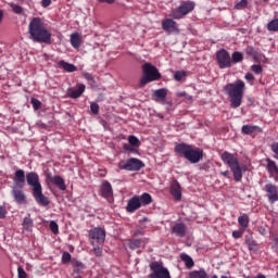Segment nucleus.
Here are the masks:
<instances>
[{
    "label": "nucleus",
    "instance_id": "nucleus-31",
    "mask_svg": "<svg viewBox=\"0 0 278 278\" xmlns=\"http://www.w3.org/2000/svg\"><path fill=\"white\" fill-rule=\"evenodd\" d=\"M230 60H231V64H240V62H242V60H244V55L240 51H235L231 54Z\"/></svg>",
    "mask_w": 278,
    "mask_h": 278
},
{
    "label": "nucleus",
    "instance_id": "nucleus-45",
    "mask_svg": "<svg viewBox=\"0 0 278 278\" xmlns=\"http://www.w3.org/2000/svg\"><path fill=\"white\" fill-rule=\"evenodd\" d=\"M30 103H31L34 110H40V105H42L40 100H38L36 98H31Z\"/></svg>",
    "mask_w": 278,
    "mask_h": 278
},
{
    "label": "nucleus",
    "instance_id": "nucleus-20",
    "mask_svg": "<svg viewBox=\"0 0 278 278\" xmlns=\"http://www.w3.org/2000/svg\"><path fill=\"white\" fill-rule=\"evenodd\" d=\"M266 163H267V166H266L267 172L269 173V175L271 177H275L277 179V177H278L277 163L275 161H273L271 159H266Z\"/></svg>",
    "mask_w": 278,
    "mask_h": 278
},
{
    "label": "nucleus",
    "instance_id": "nucleus-49",
    "mask_svg": "<svg viewBox=\"0 0 278 278\" xmlns=\"http://www.w3.org/2000/svg\"><path fill=\"white\" fill-rule=\"evenodd\" d=\"M17 277L18 278H27V273L23 267H17Z\"/></svg>",
    "mask_w": 278,
    "mask_h": 278
},
{
    "label": "nucleus",
    "instance_id": "nucleus-46",
    "mask_svg": "<svg viewBox=\"0 0 278 278\" xmlns=\"http://www.w3.org/2000/svg\"><path fill=\"white\" fill-rule=\"evenodd\" d=\"M247 230L244 229H240V230H235L232 231V238H235L236 240H238V238H242V236L244 235Z\"/></svg>",
    "mask_w": 278,
    "mask_h": 278
},
{
    "label": "nucleus",
    "instance_id": "nucleus-41",
    "mask_svg": "<svg viewBox=\"0 0 278 278\" xmlns=\"http://www.w3.org/2000/svg\"><path fill=\"white\" fill-rule=\"evenodd\" d=\"M270 150L273 151L274 153V160H277L278 161V142L275 141L270 144Z\"/></svg>",
    "mask_w": 278,
    "mask_h": 278
},
{
    "label": "nucleus",
    "instance_id": "nucleus-61",
    "mask_svg": "<svg viewBox=\"0 0 278 278\" xmlns=\"http://www.w3.org/2000/svg\"><path fill=\"white\" fill-rule=\"evenodd\" d=\"M147 220H149V218L143 217L142 219H140V223H147Z\"/></svg>",
    "mask_w": 278,
    "mask_h": 278
},
{
    "label": "nucleus",
    "instance_id": "nucleus-5",
    "mask_svg": "<svg viewBox=\"0 0 278 278\" xmlns=\"http://www.w3.org/2000/svg\"><path fill=\"white\" fill-rule=\"evenodd\" d=\"M222 162H224L226 166H229L235 181H242V166H240V161L236 154L225 151L222 154Z\"/></svg>",
    "mask_w": 278,
    "mask_h": 278
},
{
    "label": "nucleus",
    "instance_id": "nucleus-25",
    "mask_svg": "<svg viewBox=\"0 0 278 278\" xmlns=\"http://www.w3.org/2000/svg\"><path fill=\"white\" fill-rule=\"evenodd\" d=\"M241 131L245 134V136H251V134H255V131L262 132V128L260 126L243 125Z\"/></svg>",
    "mask_w": 278,
    "mask_h": 278
},
{
    "label": "nucleus",
    "instance_id": "nucleus-14",
    "mask_svg": "<svg viewBox=\"0 0 278 278\" xmlns=\"http://www.w3.org/2000/svg\"><path fill=\"white\" fill-rule=\"evenodd\" d=\"M265 192L269 203H277L278 201V188L273 184L265 185Z\"/></svg>",
    "mask_w": 278,
    "mask_h": 278
},
{
    "label": "nucleus",
    "instance_id": "nucleus-30",
    "mask_svg": "<svg viewBox=\"0 0 278 278\" xmlns=\"http://www.w3.org/2000/svg\"><path fill=\"white\" fill-rule=\"evenodd\" d=\"M180 260L185 263L187 268H192V266H194V261L186 253L180 254Z\"/></svg>",
    "mask_w": 278,
    "mask_h": 278
},
{
    "label": "nucleus",
    "instance_id": "nucleus-38",
    "mask_svg": "<svg viewBox=\"0 0 278 278\" xmlns=\"http://www.w3.org/2000/svg\"><path fill=\"white\" fill-rule=\"evenodd\" d=\"M50 230L55 236H58L60 233V226L58 225V222H55V220L50 222Z\"/></svg>",
    "mask_w": 278,
    "mask_h": 278
},
{
    "label": "nucleus",
    "instance_id": "nucleus-8",
    "mask_svg": "<svg viewBox=\"0 0 278 278\" xmlns=\"http://www.w3.org/2000/svg\"><path fill=\"white\" fill-rule=\"evenodd\" d=\"M119 170H129L130 173H137L141 168H144V163L140 159L131 157L121 161L118 163Z\"/></svg>",
    "mask_w": 278,
    "mask_h": 278
},
{
    "label": "nucleus",
    "instance_id": "nucleus-43",
    "mask_svg": "<svg viewBox=\"0 0 278 278\" xmlns=\"http://www.w3.org/2000/svg\"><path fill=\"white\" fill-rule=\"evenodd\" d=\"M184 77H186V72L185 71H177L175 74H174V79L176 81H181V79H184Z\"/></svg>",
    "mask_w": 278,
    "mask_h": 278
},
{
    "label": "nucleus",
    "instance_id": "nucleus-23",
    "mask_svg": "<svg viewBox=\"0 0 278 278\" xmlns=\"http://www.w3.org/2000/svg\"><path fill=\"white\" fill-rule=\"evenodd\" d=\"M73 277L74 278H81V273H84V263L79 261H75L73 263Z\"/></svg>",
    "mask_w": 278,
    "mask_h": 278
},
{
    "label": "nucleus",
    "instance_id": "nucleus-37",
    "mask_svg": "<svg viewBox=\"0 0 278 278\" xmlns=\"http://www.w3.org/2000/svg\"><path fill=\"white\" fill-rule=\"evenodd\" d=\"M267 29L269 31H278V18L270 21L267 24Z\"/></svg>",
    "mask_w": 278,
    "mask_h": 278
},
{
    "label": "nucleus",
    "instance_id": "nucleus-36",
    "mask_svg": "<svg viewBox=\"0 0 278 278\" xmlns=\"http://www.w3.org/2000/svg\"><path fill=\"white\" fill-rule=\"evenodd\" d=\"M245 244L250 251H257V243H255V240L248 238L245 239Z\"/></svg>",
    "mask_w": 278,
    "mask_h": 278
},
{
    "label": "nucleus",
    "instance_id": "nucleus-18",
    "mask_svg": "<svg viewBox=\"0 0 278 278\" xmlns=\"http://www.w3.org/2000/svg\"><path fill=\"white\" fill-rule=\"evenodd\" d=\"M49 181H51V184H53L54 186H56V188H59V190H66V182L64 181V178H62V176L60 175H55L52 176L51 174L47 175Z\"/></svg>",
    "mask_w": 278,
    "mask_h": 278
},
{
    "label": "nucleus",
    "instance_id": "nucleus-26",
    "mask_svg": "<svg viewBox=\"0 0 278 278\" xmlns=\"http://www.w3.org/2000/svg\"><path fill=\"white\" fill-rule=\"evenodd\" d=\"M71 45L74 49H79V47H81V36L79 33H74L71 35Z\"/></svg>",
    "mask_w": 278,
    "mask_h": 278
},
{
    "label": "nucleus",
    "instance_id": "nucleus-50",
    "mask_svg": "<svg viewBox=\"0 0 278 278\" xmlns=\"http://www.w3.org/2000/svg\"><path fill=\"white\" fill-rule=\"evenodd\" d=\"M90 110L92 114H99V104L97 102H91Z\"/></svg>",
    "mask_w": 278,
    "mask_h": 278
},
{
    "label": "nucleus",
    "instance_id": "nucleus-4",
    "mask_svg": "<svg viewBox=\"0 0 278 278\" xmlns=\"http://www.w3.org/2000/svg\"><path fill=\"white\" fill-rule=\"evenodd\" d=\"M175 151L178 155H184L185 160H188L190 164H199L203 160V151L188 143L176 144Z\"/></svg>",
    "mask_w": 278,
    "mask_h": 278
},
{
    "label": "nucleus",
    "instance_id": "nucleus-53",
    "mask_svg": "<svg viewBox=\"0 0 278 278\" xmlns=\"http://www.w3.org/2000/svg\"><path fill=\"white\" fill-rule=\"evenodd\" d=\"M41 5L42 8H49V5H51V0H42Z\"/></svg>",
    "mask_w": 278,
    "mask_h": 278
},
{
    "label": "nucleus",
    "instance_id": "nucleus-51",
    "mask_svg": "<svg viewBox=\"0 0 278 278\" xmlns=\"http://www.w3.org/2000/svg\"><path fill=\"white\" fill-rule=\"evenodd\" d=\"M84 77H85L86 80L89 81V84H94V78L92 77V75H90V73L85 72Z\"/></svg>",
    "mask_w": 278,
    "mask_h": 278
},
{
    "label": "nucleus",
    "instance_id": "nucleus-64",
    "mask_svg": "<svg viewBox=\"0 0 278 278\" xmlns=\"http://www.w3.org/2000/svg\"><path fill=\"white\" fill-rule=\"evenodd\" d=\"M212 278H218V276L214 275Z\"/></svg>",
    "mask_w": 278,
    "mask_h": 278
},
{
    "label": "nucleus",
    "instance_id": "nucleus-11",
    "mask_svg": "<svg viewBox=\"0 0 278 278\" xmlns=\"http://www.w3.org/2000/svg\"><path fill=\"white\" fill-rule=\"evenodd\" d=\"M216 60L219 68H231V56L227 50H218L216 52Z\"/></svg>",
    "mask_w": 278,
    "mask_h": 278
},
{
    "label": "nucleus",
    "instance_id": "nucleus-27",
    "mask_svg": "<svg viewBox=\"0 0 278 278\" xmlns=\"http://www.w3.org/2000/svg\"><path fill=\"white\" fill-rule=\"evenodd\" d=\"M59 66H62L66 71V73H75V71H77V66L64 60L59 61Z\"/></svg>",
    "mask_w": 278,
    "mask_h": 278
},
{
    "label": "nucleus",
    "instance_id": "nucleus-60",
    "mask_svg": "<svg viewBox=\"0 0 278 278\" xmlns=\"http://www.w3.org/2000/svg\"><path fill=\"white\" fill-rule=\"evenodd\" d=\"M255 278H266V276L265 275H263V274H258V275H256V277Z\"/></svg>",
    "mask_w": 278,
    "mask_h": 278
},
{
    "label": "nucleus",
    "instance_id": "nucleus-44",
    "mask_svg": "<svg viewBox=\"0 0 278 278\" xmlns=\"http://www.w3.org/2000/svg\"><path fill=\"white\" fill-rule=\"evenodd\" d=\"M251 71H253V73L255 74V75H262V73H263V68H262V65H260V64H254V65H252L251 66Z\"/></svg>",
    "mask_w": 278,
    "mask_h": 278
},
{
    "label": "nucleus",
    "instance_id": "nucleus-21",
    "mask_svg": "<svg viewBox=\"0 0 278 278\" xmlns=\"http://www.w3.org/2000/svg\"><path fill=\"white\" fill-rule=\"evenodd\" d=\"M172 233H174L178 238H184V236H186V224L184 223L175 224L172 227Z\"/></svg>",
    "mask_w": 278,
    "mask_h": 278
},
{
    "label": "nucleus",
    "instance_id": "nucleus-12",
    "mask_svg": "<svg viewBox=\"0 0 278 278\" xmlns=\"http://www.w3.org/2000/svg\"><path fill=\"white\" fill-rule=\"evenodd\" d=\"M162 29L167 34H179V25L173 18H166L162 22Z\"/></svg>",
    "mask_w": 278,
    "mask_h": 278
},
{
    "label": "nucleus",
    "instance_id": "nucleus-59",
    "mask_svg": "<svg viewBox=\"0 0 278 278\" xmlns=\"http://www.w3.org/2000/svg\"><path fill=\"white\" fill-rule=\"evenodd\" d=\"M3 22V10H0V23Z\"/></svg>",
    "mask_w": 278,
    "mask_h": 278
},
{
    "label": "nucleus",
    "instance_id": "nucleus-13",
    "mask_svg": "<svg viewBox=\"0 0 278 278\" xmlns=\"http://www.w3.org/2000/svg\"><path fill=\"white\" fill-rule=\"evenodd\" d=\"M11 194L20 205H25L27 203V197L25 192H23V187H13L11 190Z\"/></svg>",
    "mask_w": 278,
    "mask_h": 278
},
{
    "label": "nucleus",
    "instance_id": "nucleus-33",
    "mask_svg": "<svg viewBox=\"0 0 278 278\" xmlns=\"http://www.w3.org/2000/svg\"><path fill=\"white\" fill-rule=\"evenodd\" d=\"M23 229H25V231H33V229H34V219L30 218V217H24Z\"/></svg>",
    "mask_w": 278,
    "mask_h": 278
},
{
    "label": "nucleus",
    "instance_id": "nucleus-9",
    "mask_svg": "<svg viewBox=\"0 0 278 278\" xmlns=\"http://www.w3.org/2000/svg\"><path fill=\"white\" fill-rule=\"evenodd\" d=\"M150 269L152 273L149 275V278H170V271L160 262H152Z\"/></svg>",
    "mask_w": 278,
    "mask_h": 278
},
{
    "label": "nucleus",
    "instance_id": "nucleus-35",
    "mask_svg": "<svg viewBox=\"0 0 278 278\" xmlns=\"http://www.w3.org/2000/svg\"><path fill=\"white\" fill-rule=\"evenodd\" d=\"M141 244H142V240L132 239L129 242V249H131L132 251H136V249H140Z\"/></svg>",
    "mask_w": 278,
    "mask_h": 278
},
{
    "label": "nucleus",
    "instance_id": "nucleus-7",
    "mask_svg": "<svg viewBox=\"0 0 278 278\" xmlns=\"http://www.w3.org/2000/svg\"><path fill=\"white\" fill-rule=\"evenodd\" d=\"M194 8H197L194 1H181L178 8L172 10L169 16L175 21H181V18H186Z\"/></svg>",
    "mask_w": 278,
    "mask_h": 278
},
{
    "label": "nucleus",
    "instance_id": "nucleus-39",
    "mask_svg": "<svg viewBox=\"0 0 278 278\" xmlns=\"http://www.w3.org/2000/svg\"><path fill=\"white\" fill-rule=\"evenodd\" d=\"M10 8H12L14 14H23V7L15 4L14 2L9 3Z\"/></svg>",
    "mask_w": 278,
    "mask_h": 278
},
{
    "label": "nucleus",
    "instance_id": "nucleus-17",
    "mask_svg": "<svg viewBox=\"0 0 278 278\" xmlns=\"http://www.w3.org/2000/svg\"><path fill=\"white\" fill-rule=\"evenodd\" d=\"M168 94V90L161 88V89H156L153 93H152V99L153 101H155L156 103H161V105H165L166 104V96Z\"/></svg>",
    "mask_w": 278,
    "mask_h": 278
},
{
    "label": "nucleus",
    "instance_id": "nucleus-2",
    "mask_svg": "<svg viewBox=\"0 0 278 278\" xmlns=\"http://www.w3.org/2000/svg\"><path fill=\"white\" fill-rule=\"evenodd\" d=\"M245 84L243 80L238 79L235 83L227 84L224 86V92L228 96L230 106L236 110L242 105V99L244 97Z\"/></svg>",
    "mask_w": 278,
    "mask_h": 278
},
{
    "label": "nucleus",
    "instance_id": "nucleus-19",
    "mask_svg": "<svg viewBox=\"0 0 278 278\" xmlns=\"http://www.w3.org/2000/svg\"><path fill=\"white\" fill-rule=\"evenodd\" d=\"M100 191L101 197H103V199H108L109 201L114 197V191L112 190V184H110V181L102 182Z\"/></svg>",
    "mask_w": 278,
    "mask_h": 278
},
{
    "label": "nucleus",
    "instance_id": "nucleus-58",
    "mask_svg": "<svg viewBox=\"0 0 278 278\" xmlns=\"http://www.w3.org/2000/svg\"><path fill=\"white\" fill-rule=\"evenodd\" d=\"M273 240H274L275 244H278V235H274Z\"/></svg>",
    "mask_w": 278,
    "mask_h": 278
},
{
    "label": "nucleus",
    "instance_id": "nucleus-3",
    "mask_svg": "<svg viewBox=\"0 0 278 278\" xmlns=\"http://www.w3.org/2000/svg\"><path fill=\"white\" fill-rule=\"evenodd\" d=\"M26 181L27 185L33 190V197L39 205H43V207H47L49 205V198L42 193V184H40V176H38V173L36 172H29L26 174Z\"/></svg>",
    "mask_w": 278,
    "mask_h": 278
},
{
    "label": "nucleus",
    "instance_id": "nucleus-22",
    "mask_svg": "<svg viewBox=\"0 0 278 278\" xmlns=\"http://www.w3.org/2000/svg\"><path fill=\"white\" fill-rule=\"evenodd\" d=\"M170 194L176 199V201H181V186L179 182L175 181L170 188Z\"/></svg>",
    "mask_w": 278,
    "mask_h": 278
},
{
    "label": "nucleus",
    "instance_id": "nucleus-15",
    "mask_svg": "<svg viewBox=\"0 0 278 278\" xmlns=\"http://www.w3.org/2000/svg\"><path fill=\"white\" fill-rule=\"evenodd\" d=\"M25 170L17 169L15 170L14 177H13V188H25Z\"/></svg>",
    "mask_w": 278,
    "mask_h": 278
},
{
    "label": "nucleus",
    "instance_id": "nucleus-34",
    "mask_svg": "<svg viewBox=\"0 0 278 278\" xmlns=\"http://www.w3.org/2000/svg\"><path fill=\"white\" fill-rule=\"evenodd\" d=\"M245 53L250 58H253V60H257V58H260V52H257V50L253 48V46H248L245 48Z\"/></svg>",
    "mask_w": 278,
    "mask_h": 278
},
{
    "label": "nucleus",
    "instance_id": "nucleus-40",
    "mask_svg": "<svg viewBox=\"0 0 278 278\" xmlns=\"http://www.w3.org/2000/svg\"><path fill=\"white\" fill-rule=\"evenodd\" d=\"M249 5V0H241L235 4V10H244Z\"/></svg>",
    "mask_w": 278,
    "mask_h": 278
},
{
    "label": "nucleus",
    "instance_id": "nucleus-55",
    "mask_svg": "<svg viewBox=\"0 0 278 278\" xmlns=\"http://www.w3.org/2000/svg\"><path fill=\"white\" fill-rule=\"evenodd\" d=\"M99 3H109L110 5H112V3H114L115 0H98Z\"/></svg>",
    "mask_w": 278,
    "mask_h": 278
},
{
    "label": "nucleus",
    "instance_id": "nucleus-42",
    "mask_svg": "<svg viewBox=\"0 0 278 278\" xmlns=\"http://www.w3.org/2000/svg\"><path fill=\"white\" fill-rule=\"evenodd\" d=\"M128 142H129V144H131L132 147H138V144H140V140H139L136 136H134V135H130V136L128 137Z\"/></svg>",
    "mask_w": 278,
    "mask_h": 278
},
{
    "label": "nucleus",
    "instance_id": "nucleus-28",
    "mask_svg": "<svg viewBox=\"0 0 278 278\" xmlns=\"http://www.w3.org/2000/svg\"><path fill=\"white\" fill-rule=\"evenodd\" d=\"M139 201L141 203V207L146 205H151L153 203V198H151V194L144 192L141 195H139Z\"/></svg>",
    "mask_w": 278,
    "mask_h": 278
},
{
    "label": "nucleus",
    "instance_id": "nucleus-1",
    "mask_svg": "<svg viewBox=\"0 0 278 278\" xmlns=\"http://www.w3.org/2000/svg\"><path fill=\"white\" fill-rule=\"evenodd\" d=\"M28 34L33 42H43V45H51V31L47 29L45 21L40 17H34L29 22Z\"/></svg>",
    "mask_w": 278,
    "mask_h": 278
},
{
    "label": "nucleus",
    "instance_id": "nucleus-6",
    "mask_svg": "<svg viewBox=\"0 0 278 278\" xmlns=\"http://www.w3.org/2000/svg\"><path fill=\"white\" fill-rule=\"evenodd\" d=\"M142 73L143 76L140 79V87L144 88L147 84H151V81H157V79L162 78V74H160V71H157V67H155L151 63H146L142 65Z\"/></svg>",
    "mask_w": 278,
    "mask_h": 278
},
{
    "label": "nucleus",
    "instance_id": "nucleus-62",
    "mask_svg": "<svg viewBox=\"0 0 278 278\" xmlns=\"http://www.w3.org/2000/svg\"><path fill=\"white\" fill-rule=\"evenodd\" d=\"M242 170L247 172V165L241 167V174H242Z\"/></svg>",
    "mask_w": 278,
    "mask_h": 278
},
{
    "label": "nucleus",
    "instance_id": "nucleus-10",
    "mask_svg": "<svg viewBox=\"0 0 278 278\" xmlns=\"http://www.w3.org/2000/svg\"><path fill=\"white\" fill-rule=\"evenodd\" d=\"M89 240L93 247H96V244H103V242H105V229L101 227L91 229L89 231Z\"/></svg>",
    "mask_w": 278,
    "mask_h": 278
},
{
    "label": "nucleus",
    "instance_id": "nucleus-63",
    "mask_svg": "<svg viewBox=\"0 0 278 278\" xmlns=\"http://www.w3.org/2000/svg\"><path fill=\"white\" fill-rule=\"evenodd\" d=\"M220 278H229V277H227V276H222Z\"/></svg>",
    "mask_w": 278,
    "mask_h": 278
},
{
    "label": "nucleus",
    "instance_id": "nucleus-16",
    "mask_svg": "<svg viewBox=\"0 0 278 278\" xmlns=\"http://www.w3.org/2000/svg\"><path fill=\"white\" fill-rule=\"evenodd\" d=\"M142 207L140 203V195H135L130 198L127 202L126 211L129 214H134L137 210H140Z\"/></svg>",
    "mask_w": 278,
    "mask_h": 278
},
{
    "label": "nucleus",
    "instance_id": "nucleus-24",
    "mask_svg": "<svg viewBox=\"0 0 278 278\" xmlns=\"http://www.w3.org/2000/svg\"><path fill=\"white\" fill-rule=\"evenodd\" d=\"M85 91H86V85L84 84L78 85L77 89H72L70 91V97L71 99H79V97L84 94Z\"/></svg>",
    "mask_w": 278,
    "mask_h": 278
},
{
    "label": "nucleus",
    "instance_id": "nucleus-56",
    "mask_svg": "<svg viewBox=\"0 0 278 278\" xmlns=\"http://www.w3.org/2000/svg\"><path fill=\"white\" fill-rule=\"evenodd\" d=\"M222 175H223L224 177H227V179H229L231 173H229V170H225V172H222Z\"/></svg>",
    "mask_w": 278,
    "mask_h": 278
},
{
    "label": "nucleus",
    "instance_id": "nucleus-47",
    "mask_svg": "<svg viewBox=\"0 0 278 278\" xmlns=\"http://www.w3.org/2000/svg\"><path fill=\"white\" fill-rule=\"evenodd\" d=\"M71 260H72L71 253L64 252L62 254V262H63V264H68V262H71Z\"/></svg>",
    "mask_w": 278,
    "mask_h": 278
},
{
    "label": "nucleus",
    "instance_id": "nucleus-54",
    "mask_svg": "<svg viewBox=\"0 0 278 278\" xmlns=\"http://www.w3.org/2000/svg\"><path fill=\"white\" fill-rule=\"evenodd\" d=\"M5 214H7L5 207L0 206V218H1V219H2V218H5Z\"/></svg>",
    "mask_w": 278,
    "mask_h": 278
},
{
    "label": "nucleus",
    "instance_id": "nucleus-48",
    "mask_svg": "<svg viewBox=\"0 0 278 278\" xmlns=\"http://www.w3.org/2000/svg\"><path fill=\"white\" fill-rule=\"evenodd\" d=\"M93 253L97 255V257H101L103 255V250L99 245H93Z\"/></svg>",
    "mask_w": 278,
    "mask_h": 278
},
{
    "label": "nucleus",
    "instance_id": "nucleus-32",
    "mask_svg": "<svg viewBox=\"0 0 278 278\" xmlns=\"http://www.w3.org/2000/svg\"><path fill=\"white\" fill-rule=\"evenodd\" d=\"M189 278H207L205 269L192 270L189 273Z\"/></svg>",
    "mask_w": 278,
    "mask_h": 278
},
{
    "label": "nucleus",
    "instance_id": "nucleus-29",
    "mask_svg": "<svg viewBox=\"0 0 278 278\" xmlns=\"http://www.w3.org/2000/svg\"><path fill=\"white\" fill-rule=\"evenodd\" d=\"M238 223H239L241 229H243V231H247V228L249 227V215L243 214V215L239 216Z\"/></svg>",
    "mask_w": 278,
    "mask_h": 278
},
{
    "label": "nucleus",
    "instance_id": "nucleus-57",
    "mask_svg": "<svg viewBox=\"0 0 278 278\" xmlns=\"http://www.w3.org/2000/svg\"><path fill=\"white\" fill-rule=\"evenodd\" d=\"M135 236H144V230H136Z\"/></svg>",
    "mask_w": 278,
    "mask_h": 278
},
{
    "label": "nucleus",
    "instance_id": "nucleus-52",
    "mask_svg": "<svg viewBox=\"0 0 278 278\" xmlns=\"http://www.w3.org/2000/svg\"><path fill=\"white\" fill-rule=\"evenodd\" d=\"M244 77L247 81H255V76H253L251 73H247Z\"/></svg>",
    "mask_w": 278,
    "mask_h": 278
}]
</instances>
